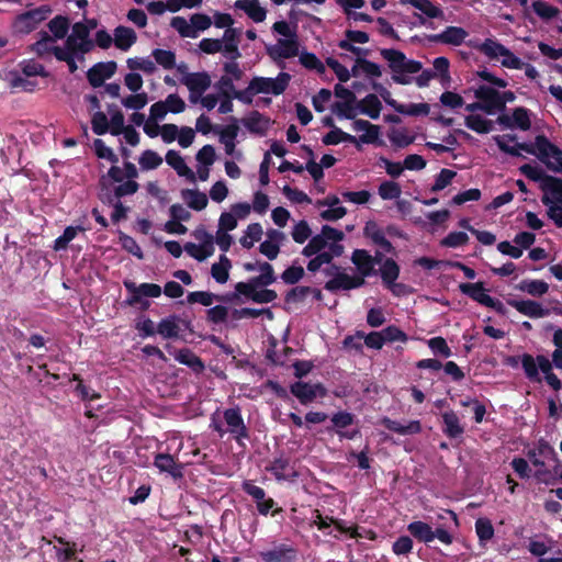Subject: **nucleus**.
<instances>
[{
    "label": "nucleus",
    "instance_id": "5",
    "mask_svg": "<svg viewBox=\"0 0 562 562\" xmlns=\"http://www.w3.org/2000/svg\"><path fill=\"white\" fill-rule=\"evenodd\" d=\"M290 80L291 76L288 72H280L277 78L256 76L250 80L251 90H255L256 94L280 95L286 90Z\"/></svg>",
    "mask_w": 562,
    "mask_h": 562
},
{
    "label": "nucleus",
    "instance_id": "64",
    "mask_svg": "<svg viewBox=\"0 0 562 562\" xmlns=\"http://www.w3.org/2000/svg\"><path fill=\"white\" fill-rule=\"evenodd\" d=\"M170 25L178 31L182 37H195L196 33L192 29V25L187 22L182 16H173Z\"/></svg>",
    "mask_w": 562,
    "mask_h": 562
},
{
    "label": "nucleus",
    "instance_id": "49",
    "mask_svg": "<svg viewBox=\"0 0 562 562\" xmlns=\"http://www.w3.org/2000/svg\"><path fill=\"white\" fill-rule=\"evenodd\" d=\"M119 240L122 246V248L127 251L128 254L135 256L137 259L144 258V252L137 241L131 237L130 235L120 232Z\"/></svg>",
    "mask_w": 562,
    "mask_h": 562
},
{
    "label": "nucleus",
    "instance_id": "54",
    "mask_svg": "<svg viewBox=\"0 0 562 562\" xmlns=\"http://www.w3.org/2000/svg\"><path fill=\"white\" fill-rule=\"evenodd\" d=\"M519 171L529 180L535 182L544 183L546 178L549 177L542 168L536 165L525 164L519 167Z\"/></svg>",
    "mask_w": 562,
    "mask_h": 562
},
{
    "label": "nucleus",
    "instance_id": "62",
    "mask_svg": "<svg viewBox=\"0 0 562 562\" xmlns=\"http://www.w3.org/2000/svg\"><path fill=\"white\" fill-rule=\"evenodd\" d=\"M469 241V236L464 232H451L441 241V246L449 248H457L465 245Z\"/></svg>",
    "mask_w": 562,
    "mask_h": 562
},
{
    "label": "nucleus",
    "instance_id": "59",
    "mask_svg": "<svg viewBox=\"0 0 562 562\" xmlns=\"http://www.w3.org/2000/svg\"><path fill=\"white\" fill-rule=\"evenodd\" d=\"M457 176V172L450 169H441L440 172L436 176L435 182L431 186L432 192H439L448 187L453 178Z\"/></svg>",
    "mask_w": 562,
    "mask_h": 562
},
{
    "label": "nucleus",
    "instance_id": "44",
    "mask_svg": "<svg viewBox=\"0 0 562 562\" xmlns=\"http://www.w3.org/2000/svg\"><path fill=\"white\" fill-rule=\"evenodd\" d=\"M259 271L261 273L257 277H252L251 279H249V282H254V284L270 285L277 281L274 269L272 265H270L269 262H259Z\"/></svg>",
    "mask_w": 562,
    "mask_h": 562
},
{
    "label": "nucleus",
    "instance_id": "2",
    "mask_svg": "<svg viewBox=\"0 0 562 562\" xmlns=\"http://www.w3.org/2000/svg\"><path fill=\"white\" fill-rule=\"evenodd\" d=\"M381 56L389 63V68L393 72L392 80L398 85L411 83L407 74H417L422 70L423 65L418 60L407 59L405 54L394 48H382Z\"/></svg>",
    "mask_w": 562,
    "mask_h": 562
},
{
    "label": "nucleus",
    "instance_id": "51",
    "mask_svg": "<svg viewBox=\"0 0 562 562\" xmlns=\"http://www.w3.org/2000/svg\"><path fill=\"white\" fill-rule=\"evenodd\" d=\"M475 532L480 542H486L494 537V527L488 518H479L475 521Z\"/></svg>",
    "mask_w": 562,
    "mask_h": 562
},
{
    "label": "nucleus",
    "instance_id": "10",
    "mask_svg": "<svg viewBox=\"0 0 562 562\" xmlns=\"http://www.w3.org/2000/svg\"><path fill=\"white\" fill-rule=\"evenodd\" d=\"M474 95L482 101L483 112L493 115L504 111V103L501 101V92L496 89L482 85L475 91Z\"/></svg>",
    "mask_w": 562,
    "mask_h": 562
},
{
    "label": "nucleus",
    "instance_id": "58",
    "mask_svg": "<svg viewBox=\"0 0 562 562\" xmlns=\"http://www.w3.org/2000/svg\"><path fill=\"white\" fill-rule=\"evenodd\" d=\"M300 63L306 69L316 70L318 74L325 72L324 64L318 59L314 53L303 52L300 55Z\"/></svg>",
    "mask_w": 562,
    "mask_h": 562
},
{
    "label": "nucleus",
    "instance_id": "8",
    "mask_svg": "<svg viewBox=\"0 0 562 562\" xmlns=\"http://www.w3.org/2000/svg\"><path fill=\"white\" fill-rule=\"evenodd\" d=\"M265 284H254V282H238L235 284V294L244 295L247 299H250L255 303L263 304L273 302L278 294L274 290L262 289L257 291V288H263Z\"/></svg>",
    "mask_w": 562,
    "mask_h": 562
},
{
    "label": "nucleus",
    "instance_id": "21",
    "mask_svg": "<svg viewBox=\"0 0 562 562\" xmlns=\"http://www.w3.org/2000/svg\"><path fill=\"white\" fill-rule=\"evenodd\" d=\"M540 188L544 192L541 199L544 205L554 204V201L562 203V179L549 176L546 178L544 183H541Z\"/></svg>",
    "mask_w": 562,
    "mask_h": 562
},
{
    "label": "nucleus",
    "instance_id": "12",
    "mask_svg": "<svg viewBox=\"0 0 562 562\" xmlns=\"http://www.w3.org/2000/svg\"><path fill=\"white\" fill-rule=\"evenodd\" d=\"M496 123L505 128L528 131L531 127L530 111L524 106L516 108L512 116L507 114L498 115Z\"/></svg>",
    "mask_w": 562,
    "mask_h": 562
},
{
    "label": "nucleus",
    "instance_id": "53",
    "mask_svg": "<svg viewBox=\"0 0 562 562\" xmlns=\"http://www.w3.org/2000/svg\"><path fill=\"white\" fill-rule=\"evenodd\" d=\"M151 55L156 63L165 69H172L176 66V54L171 50L156 48Z\"/></svg>",
    "mask_w": 562,
    "mask_h": 562
},
{
    "label": "nucleus",
    "instance_id": "55",
    "mask_svg": "<svg viewBox=\"0 0 562 562\" xmlns=\"http://www.w3.org/2000/svg\"><path fill=\"white\" fill-rule=\"evenodd\" d=\"M184 250L190 255L192 258L196 259L198 261H203L210 256L213 255L214 248H209L206 245H195L193 243H187L184 245Z\"/></svg>",
    "mask_w": 562,
    "mask_h": 562
},
{
    "label": "nucleus",
    "instance_id": "26",
    "mask_svg": "<svg viewBox=\"0 0 562 562\" xmlns=\"http://www.w3.org/2000/svg\"><path fill=\"white\" fill-rule=\"evenodd\" d=\"M166 161L180 177H186L190 182H195L194 172L187 166L184 159L178 151L169 149L166 154Z\"/></svg>",
    "mask_w": 562,
    "mask_h": 562
},
{
    "label": "nucleus",
    "instance_id": "23",
    "mask_svg": "<svg viewBox=\"0 0 562 562\" xmlns=\"http://www.w3.org/2000/svg\"><path fill=\"white\" fill-rule=\"evenodd\" d=\"M183 85H186L190 92L196 93V98H201L202 94L210 88L211 86V77L207 72H193L187 75L182 79Z\"/></svg>",
    "mask_w": 562,
    "mask_h": 562
},
{
    "label": "nucleus",
    "instance_id": "46",
    "mask_svg": "<svg viewBox=\"0 0 562 562\" xmlns=\"http://www.w3.org/2000/svg\"><path fill=\"white\" fill-rule=\"evenodd\" d=\"M350 276L345 272H337L334 278L328 280L324 288L325 290L335 293L339 290H350Z\"/></svg>",
    "mask_w": 562,
    "mask_h": 562
},
{
    "label": "nucleus",
    "instance_id": "7",
    "mask_svg": "<svg viewBox=\"0 0 562 562\" xmlns=\"http://www.w3.org/2000/svg\"><path fill=\"white\" fill-rule=\"evenodd\" d=\"M552 363L546 356L538 355L533 358L529 353L521 356V366L526 376L530 381L540 382L539 370L546 375L552 373Z\"/></svg>",
    "mask_w": 562,
    "mask_h": 562
},
{
    "label": "nucleus",
    "instance_id": "20",
    "mask_svg": "<svg viewBox=\"0 0 562 562\" xmlns=\"http://www.w3.org/2000/svg\"><path fill=\"white\" fill-rule=\"evenodd\" d=\"M508 304L530 318H541L550 314L548 308H543L539 302L532 300H509Z\"/></svg>",
    "mask_w": 562,
    "mask_h": 562
},
{
    "label": "nucleus",
    "instance_id": "13",
    "mask_svg": "<svg viewBox=\"0 0 562 562\" xmlns=\"http://www.w3.org/2000/svg\"><path fill=\"white\" fill-rule=\"evenodd\" d=\"M116 69L117 64L114 60L97 63L87 71L88 82L93 88L102 87L106 79L114 76Z\"/></svg>",
    "mask_w": 562,
    "mask_h": 562
},
{
    "label": "nucleus",
    "instance_id": "14",
    "mask_svg": "<svg viewBox=\"0 0 562 562\" xmlns=\"http://www.w3.org/2000/svg\"><path fill=\"white\" fill-rule=\"evenodd\" d=\"M299 47L297 36L292 38H279L276 45L267 47V54L274 61L289 59L299 55Z\"/></svg>",
    "mask_w": 562,
    "mask_h": 562
},
{
    "label": "nucleus",
    "instance_id": "50",
    "mask_svg": "<svg viewBox=\"0 0 562 562\" xmlns=\"http://www.w3.org/2000/svg\"><path fill=\"white\" fill-rule=\"evenodd\" d=\"M378 193L382 200H394L400 198L402 189L397 182L386 180L379 186Z\"/></svg>",
    "mask_w": 562,
    "mask_h": 562
},
{
    "label": "nucleus",
    "instance_id": "24",
    "mask_svg": "<svg viewBox=\"0 0 562 562\" xmlns=\"http://www.w3.org/2000/svg\"><path fill=\"white\" fill-rule=\"evenodd\" d=\"M237 299V294L216 295L206 291H194L187 295V302L189 304L200 303L203 306H211L214 300L221 302H231Z\"/></svg>",
    "mask_w": 562,
    "mask_h": 562
},
{
    "label": "nucleus",
    "instance_id": "15",
    "mask_svg": "<svg viewBox=\"0 0 562 562\" xmlns=\"http://www.w3.org/2000/svg\"><path fill=\"white\" fill-rule=\"evenodd\" d=\"M468 35L469 33L463 27L447 26L441 33L426 35V40L430 43L459 46L464 42Z\"/></svg>",
    "mask_w": 562,
    "mask_h": 562
},
{
    "label": "nucleus",
    "instance_id": "30",
    "mask_svg": "<svg viewBox=\"0 0 562 562\" xmlns=\"http://www.w3.org/2000/svg\"><path fill=\"white\" fill-rule=\"evenodd\" d=\"M114 45L121 50H128L136 42L137 36L133 29L119 25L114 29Z\"/></svg>",
    "mask_w": 562,
    "mask_h": 562
},
{
    "label": "nucleus",
    "instance_id": "40",
    "mask_svg": "<svg viewBox=\"0 0 562 562\" xmlns=\"http://www.w3.org/2000/svg\"><path fill=\"white\" fill-rule=\"evenodd\" d=\"M464 123L468 128L479 134H487L493 130V122L479 114H470L465 116Z\"/></svg>",
    "mask_w": 562,
    "mask_h": 562
},
{
    "label": "nucleus",
    "instance_id": "35",
    "mask_svg": "<svg viewBox=\"0 0 562 562\" xmlns=\"http://www.w3.org/2000/svg\"><path fill=\"white\" fill-rule=\"evenodd\" d=\"M322 140L325 145H337L341 142H347V143L355 144L358 150L362 149V147H361V145H359V140L357 139L356 136L344 132L339 127H334L330 132H328L323 137Z\"/></svg>",
    "mask_w": 562,
    "mask_h": 562
},
{
    "label": "nucleus",
    "instance_id": "57",
    "mask_svg": "<svg viewBox=\"0 0 562 562\" xmlns=\"http://www.w3.org/2000/svg\"><path fill=\"white\" fill-rule=\"evenodd\" d=\"M427 345L436 356L448 358L452 355L451 349L443 337H432L427 341Z\"/></svg>",
    "mask_w": 562,
    "mask_h": 562
},
{
    "label": "nucleus",
    "instance_id": "31",
    "mask_svg": "<svg viewBox=\"0 0 562 562\" xmlns=\"http://www.w3.org/2000/svg\"><path fill=\"white\" fill-rule=\"evenodd\" d=\"M357 109L372 120H378L382 110V103L378 95L370 93L357 103Z\"/></svg>",
    "mask_w": 562,
    "mask_h": 562
},
{
    "label": "nucleus",
    "instance_id": "22",
    "mask_svg": "<svg viewBox=\"0 0 562 562\" xmlns=\"http://www.w3.org/2000/svg\"><path fill=\"white\" fill-rule=\"evenodd\" d=\"M243 125L251 133L265 136L270 127V119L254 110L241 121Z\"/></svg>",
    "mask_w": 562,
    "mask_h": 562
},
{
    "label": "nucleus",
    "instance_id": "56",
    "mask_svg": "<svg viewBox=\"0 0 562 562\" xmlns=\"http://www.w3.org/2000/svg\"><path fill=\"white\" fill-rule=\"evenodd\" d=\"M532 9L538 16L544 20H551L559 14V9L557 7H553L542 0L533 1Z\"/></svg>",
    "mask_w": 562,
    "mask_h": 562
},
{
    "label": "nucleus",
    "instance_id": "3",
    "mask_svg": "<svg viewBox=\"0 0 562 562\" xmlns=\"http://www.w3.org/2000/svg\"><path fill=\"white\" fill-rule=\"evenodd\" d=\"M128 296L125 300V304L128 306H139L140 311H147L150 307V302L146 297H158L161 295V288L156 283H142L137 285L131 280H124L123 282Z\"/></svg>",
    "mask_w": 562,
    "mask_h": 562
},
{
    "label": "nucleus",
    "instance_id": "38",
    "mask_svg": "<svg viewBox=\"0 0 562 562\" xmlns=\"http://www.w3.org/2000/svg\"><path fill=\"white\" fill-rule=\"evenodd\" d=\"M178 319L176 315L162 318L157 325V334L165 339L178 338L180 330Z\"/></svg>",
    "mask_w": 562,
    "mask_h": 562
},
{
    "label": "nucleus",
    "instance_id": "19",
    "mask_svg": "<svg viewBox=\"0 0 562 562\" xmlns=\"http://www.w3.org/2000/svg\"><path fill=\"white\" fill-rule=\"evenodd\" d=\"M459 291L477 302L483 306H488V304L493 303V297L486 293V289L484 288V283L482 281L470 283L463 282L459 284Z\"/></svg>",
    "mask_w": 562,
    "mask_h": 562
},
{
    "label": "nucleus",
    "instance_id": "29",
    "mask_svg": "<svg viewBox=\"0 0 562 562\" xmlns=\"http://www.w3.org/2000/svg\"><path fill=\"white\" fill-rule=\"evenodd\" d=\"M351 261L362 277H370L375 273L373 269V259H371V255L367 250H353Z\"/></svg>",
    "mask_w": 562,
    "mask_h": 562
},
{
    "label": "nucleus",
    "instance_id": "45",
    "mask_svg": "<svg viewBox=\"0 0 562 562\" xmlns=\"http://www.w3.org/2000/svg\"><path fill=\"white\" fill-rule=\"evenodd\" d=\"M518 289L532 296H542L548 292L549 285L542 280H524Z\"/></svg>",
    "mask_w": 562,
    "mask_h": 562
},
{
    "label": "nucleus",
    "instance_id": "9",
    "mask_svg": "<svg viewBox=\"0 0 562 562\" xmlns=\"http://www.w3.org/2000/svg\"><path fill=\"white\" fill-rule=\"evenodd\" d=\"M266 471L271 473L277 481L294 482L300 476L294 468V463L283 453L270 461L266 467Z\"/></svg>",
    "mask_w": 562,
    "mask_h": 562
},
{
    "label": "nucleus",
    "instance_id": "60",
    "mask_svg": "<svg viewBox=\"0 0 562 562\" xmlns=\"http://www.w3.org/2000/svg\"><path fill=\"white\" fill-rule=\"evenodd\" d=\"M356 102H335L331 106L334 113L347 120H353L356 117Z\"/></svg>",
    "mask_w": 562,
    "mask_h": 562
},
{
    "label": "nucleus",
    "instance_id": "37",
    "mask_svg": "<svg viewBox=\"0 0 562 562\" xmlns=\"http://www.w3.org/2000/svg\"><path fill=\"white\" fill-rule=\"evenodd\" d=\"M401 3H409L415 9L423 12L429 19H442L443 11L435 5L430 0H400Z\"/></svg>",
    "mask_w": 562,
    "mask_h": 562
},
{
    "label": "nucleus",
    "instance_id": "6",
    "mask_svg": "<svg viewBox=\"0 0 562 562\" xmlns=\"http://www.w3.org/2000/svg\"><path fill=\"white\" fill-rule=\"evenodd\" d=\"M223 418L227 425V432L235 439L239 447H245L244 440L249 439V430L241 416L238 406L227 408L223 412Z\"/></svg>",
    "mask_w": 562,
    "mask_h": 562
},
{
    "label": "nucleus",
    "instance_id": "39",
    "mask_svg": "<svg viewBox=\"0 0 562 562\" xmlns=\"http://www.w3.org/2000/svg\"><path fill=\"white\" fill-rule=\"evenodd\" d=\"M380 276L383 284H393V281H396L400 276V266L392 258L384 259L383 263L380 267Z\"/></svg>",
    "mask_w": 562,
    "mask_h": 562
},
{
    "label": "nucleus",
    "instance_id": "47",
    "mask_svg": "<svg viewBox=\"0 0 562 562\" xmlns=\"http://www.w3.org/2000/svg\"><path fill=\"white\" fill-rule=\"evenodd\" d=\"M138 164L143 170H154L162 164V158L156 151L146 149L140 154Z\"/></svg>",
    "mask_w": 562,
    "mask_h": 562
},
{
    "label": "nucleus",
    "instance_id": "1",
    "mask_svg": "<svg viewBox=\"0 0 562 562\" xmlns=\"http://www.w3.org/2000/svg\"><path fill=\"white\" fill-rule=\"evenodd\" d=\"M517 136L510 134L497 135L494 137V140L501 151L513 157H520V150H524L529 155L536 156L549 170L554 172L562 171V149L550 142L544 134L537 135L533 143L524 142L516 143V145L510 146L505 142H515Z\"/></svg>",
    "mask_w": 562,
    "mask_h": 562
},
{
    "label": "nucleus",
    "instance_id": "16",
    "mask_svg": "<svg viewBox=\"0 0 562 562\" xmlns=\"http://www.w3.org/2000/svg\"><path fill=\"white\" fill-rule=\"evenodd\" d=\"M154 465L162 473H168L173 480L183 477V464L176 461L169 453H157Z\"/></svg>",
    "mask_w": 562,
    "mask_h": 562
},
{
    "label": "nucleus",
    "instance_id": "4",
    "mask_svg": "<svg viewBox=\"0 0 562 562\" xmlns=\"http://www.w3.org/2000/svg\"><path fill=\"white\" fill-rule=\"evenodd\" d=\"M50 13L52 8L48 4H43L33 10L23 12L14 19L12 30L15 34H30L36 30L40 23L45 21Z\"/></svg>",
    "mask_w": 562,
    "mask_h": 562
},
{
    "label": "nucleus",
    "instance_id": "33",
    "mask_svg": "<svg viewBox=\"0 0 562 562\" xmlns=\"http://www.w3.org/2000/svg\"><path fill=\"white\" fill-rule=\"evenodd\" d=\"M443 422V434L451 438H458L464 432V428L460 425V419L453 411H448L441 415Z\"/></svg>",
    "mask_w": 562,
    "mask_h": 562
},
{
    "label": "nucleus",
    "instance_id": "36",
    "mask_svg": "<svg viewBox=\"0 0 562 562\" xmlns=\"http://www.w3.org/2000/svg\"><path fill=\"white\" fill-rule=\"evenodd\" d=\"M408 532L418 541L429 543L434 541L432 528L427 522L416 520L407 526Z\"/></svg>",
    "mask_w": 562,
    "mask_h": 562
},
{
    "label": "nucleus",
    "instance_id": "28",
    "mask_svg": "<svg viewBox=\"0 0 562 562\" xmlns=\"http://www.w3.org/2000/svg\"><path fill=\"white\" fill-rule=\"evenodd\" d=\"M352 126L353 130L357 132H366L364 134L360 135L359 138H357L359 140V145H361V143L374 144L378 142L380 135V126L371 124L369 121L366 120H355Z\"/></svg>",
    "mask_w": 562,
    "mask_h": 562
},
{
    "label": "nucleus",
    "instance_id": "32",
    "mask_svg": "<svg viewBox=\"0 0 562 562\" xmlns=\"http://www.w3.org/2000/svg\"><path fill=\"white\" fill-rule=\"evenodd\" d=\"M290 392L302 405L311 404L315 401L316 394L313 384L296 381L290 385Z\"/></svg>",
    "mask_w": 562,
    "mask_h": 562
},
{
    "label": "nucleus",
    "instance_id": "63",
    "mask_svg": "<svg viewBox=\"0 0 562 562\" xmlns=\"http://www.w3.org/2000/svg\"><path fill=\"white\" fill-rule=\"evenodd\" d=\"M134 93L135 94H131V95L124 98L122 100V104L126 109H133V110L138 111L147 104L148 97H147L146 92H140V93L134 92Z\"/></svg>",
    "mask_w": 562,
    "mask_h": 562
},
{
    "label": "nucleus",
    "instance_id": "17",
    "mask_svg": "<svg viewBox=\"0 0 562 562\" xmlns=\"http://www.w3.org/2000/svg\"><path fill=\"white\" fill-rule=\"evenodd\" d=\"M166 349L173 358L181 364H184L192 369L194 372H202L204 370V363L200 357H198L191 349H173L169 344L166 345Z\"/></svg>",
    "mask_w": 562,
    "mask_h": 562
},
{
    "label": "nucleus",
    "instance_id": "18",
    "mask_svg": "<svg viewBox=\"0 0 562 562\" xmlns=\"http://www.w3.org/2000/svg\"><path fill=\"white\" fill-rule=\"evenodd\" d=\"M241 30L237 27H228L223 34L224 55L229 60H237L241 57L238 45L240 42Z\"/></svg>",
    "mask_w": 562,
    "mask_h": 562
},
{
    "label": "nucleus",
    "instance_id": "61",
    "mask_svg": "<svg viewBox=\"0 0 562 562\" xmlns=\"http://www.w3.org/2000/svg\"><path fill=\"white\" fill-rule=\"evenodd\" d=\"M92 131L97 135H104L109 132V120L104 112L95 111L91 117Z\"/></svg>",
    "mask_w": 562,
    "mask_h": 562
},
{
    "label": "nucleus",
    "instance_id": "52",
    "mask_svg": "<svg viewBox=\"0 0 562 562\" xmlns=\"http://www.w3.org/2000/svg\"><path fill=\"white\" fill-rule=\"evenodd\" d=\"M429 111L430 106L428 103L401 104L396 108L397 113L411 116L428 115Z\"/></svg>",
    "mask_w": 562,
    "mask_h": 562
},
{
    "label": "nucleus",
    "instance_id": "25",
    "mask_svg": "<svg viewBox=\"0 0 562 562\" xmlns=\"http://www.w3.org/2000/svg\"><path fill=\"white\" fill-rule=\"evenodd\" d=\"M234 7L244 11L256 23L266 20L267 10L260 5L259 0H237Z\"/></svg>",
    "mask_w": 562,
    "mask_h": 562
},
{
    "label": "nucleus",
    "instance_id": "42",
    "mask_svg": "<svg viewBox=\"0 0 562 562\" xmlns=\"http://www.w3.org/2000/svg\"><path fill=\"white\" fill-rule=\"evenodd\" d=\"M232 268L231 260L225 256L222 255L220 257V261L212 265L211 268V274L218 283H225L227 282L229 278V269Z\"/></svg>",
    "mask_w": 562,
    "mask_h": 562
},
{
    "label": "nucleus",
    "instance_id": "34",
    "mask_svg": "<svg viewBox=\"0 0 562 562\" xmlns=\"http://www.w3.org/2000/svg\"><path fill=\"white\" fill-rule=\"evenodd\" d=\"M181 196L187 202L188 206L194 211L204 210L209 203L206 194L199 190L183 189Z\"/></svg>",
    "mask_w": 562,
    "mask_h": 562
},
{
    "label": "nucleus",
    "instance_id": "48",
    "mask_svg": "<svg viewBox=\"0 0 562 562\" xmlns=\"http://www.w3.org/2000/svg\"><path fill=\"white\" fill-rule=\"evenodd\" d=\"M49 31L56 38H64L69 29V20L64 15H56L47 24Z\"/></svg>",
    "mask_w": 562,
    "mask_h": 562
},
{
    "label": "nucleus",
    "instance_id": "43",
    "mask_svg": "<svg viewBox=\"0 0 562 562\" xmlns=\"http://www.w3.org/2000/svg\"><path fill=\"white\" fill-rule=\"evenodd\" d=\"M477 49L490 59L503 56L507 52V47L493 38H486Z\"/></svg>",
    "mask_w": 562,
    "mask_h": 562
},
{
    "label": "nucleus",
    "instance_id": "27",
    "mask_svg": "<svg viewBox=\"0 0 562 562\" xmlns=\"http://www.w3.org/2000/svg\"><path fill=\"white\" fill-rule=\"evenodd\" d=\"M381 424L390 431L398 435H416L422 431V424L419 420H411L406 425L401 424L397 420H393L389 417H384Z\"/></svg>",
    "mask_w": 562,
    "mask_h": 562
},
{
    "label": "nucleus",
    "instance_id": "11",
    "mask_svg": "<svg viewBox=\"0 0 562 562\" xmlns=\"http://www.w3.org/2000/svg\"><path fill=\"white\" fill-rule=\"evenodd\" d=\"M260 558L263 562H296L299 550L292 543H278L260 552Z\"/></svg>",
    "mask_w": 562,
    "mask_h": 562
},
{
    "label": "nucleus",
    "instance_id": "41",
    "mask_svg": "<svg viewBox=\"0 0 562 562\" xmlns=\"http://www.w3.org/2000/svg\"><path fill=\"white\" fill-rule=\"evenodd\" d=\"M356 416L347 411H339L333 414L330 420L333 427H328V431H335L339 435V430H345L355 423Z\"/></svg>",
    "mask_w": 562,
    "mask_h": 562
}]
</instances>
